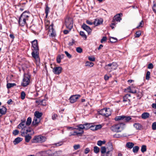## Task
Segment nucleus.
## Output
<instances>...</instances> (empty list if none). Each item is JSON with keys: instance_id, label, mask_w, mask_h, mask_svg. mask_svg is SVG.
Returning <instances> with one entry per match:
<instances>
[{"instance_id": "nucleus-1", "label": "nucleus", "mask_w": 156, "mask_h": 156, "mask_svg": "<svg viewBox=\"0 0 156 156\" xmlns=\"http://www.w3.org/2000/svg\"><path fill=\"white\" fill-rule=\"evenodd\" d=\"M29 13L27 11L24 12L20 16L19 20V23L20 26H24L27 24L26 21L29 20Z\"/></svg>"}, {"instance_id": "nucleus-2", "label": "nucleus", "mask_w": 156, "mask_h": 156, "mask_svg": "<svg viewBox=\"0 0 156 156\" xmlns=\"http://www.w3.org/2000/svg\"><path fill=\"white\" fill-rule=\"evenodd\" d=\"M88 123H86L84 125H79L77 126V128H76V130L75 131L73 132H71L70 136L80 135L83 132V130H87V127H85V126H87Z\"/></svg>"}, {"instance_id": "nucleus-3", "label": "nucleus", "mask_w": 156, "mask_h": 156, "mask_svg": "<svg viewBox=\"0 0 156 156\" xmlns=\"http://www.w3.org/2000/svg\"><path fill=\"white\" fill-rule=\"evenodd\" d=\"M125 125L123 123H120L114 125L110 128L111 130L113 132H119L122 131L125 128Z\"/></svg>"}, {"instance_id": "nucleus-4", "label": "nucleus", "mask_w": 156, "mask_h": 156, "mask_svg": "<svg viewBox=\"0 0 156 156\" xmlns=\"http://www.w3.org/2000/svg\"><path fill=\"white\" fill-rule=\"evenodd\" d=\"M118 67L117 64L115 62H112L106 65L105 66V69L108 71L110 72L112 70L116 69Z\"/></svg>"}, {"instance_id": "nucleus-5", "label": "nucleus", "mask_w": 156, "mask_h": 156, "mask_svg": "<svg viewBox=\"0 0 156 156\" xmlns=\"http://www.w3.org/2000/svg\"><path fill=\"white\" fill-rule=\"evenodd\" d=\"M46 140L45 137L41 135L35 136L33 139V142L35 143H42L45 142Z\"/></svg>"}, {"instance_id": "nucleus-6", "label": "nucleus", "mask_w": 156, "mask_h": 156, "mask_svg": "<svg viewBox=\"0 0 156 156\" xmlns=\"http://www.w3.org/2000/svg\"><path fill=\"white\" fill-rule=\"evenodd\" d=\"M99 114L106 117H108L111 115V112L109 108H104L99 111Z\"/></svg>"}, {"instance_id": "nucleus-7", "label": "nucleus", "mask_w": 156, "mask_h": 156, "mask_svg": "<svg viewBox=\"0 0 156 156\" xmlns=\"http://www.w3.org/2000/svg\"><path fill=\"white\" fill-rule=\"evenodd\" d=\"M65 24L66 27L70 30L73 27V20L72 18H69L65 20Z\"/></svg>"}, {"instance_id": "nucleus-8", "label": "nucleus", "mask_w": 156, "mask_h": 156, "mask_svg": "<svg viewBox=\"0 0 156 156\" xmlns=\"http://www.w3.org/2000/svg\"><path fill=\"white\" fill-rule=\"evenodd\" d=\"M30 76L29 75L24 74L22 85L23 87H25L28 85L30 82Z\"/></svg>"}, {"instance_id": "nucleus-9", "label": "nucleus", "mask_w": 156, "mask_h": 156, "mask_svg": "<svg viewBox=\"0 0 156 156\" xmlns=\"http://www.w3.org/2000/svg\"><path fill=\"white\" fill-rule=\"evenodd\" d=\"M81 97L80 95L79 94H76L72 95L69 99L70 102L71 103H73L75 102L79 98Z\"/></svg>"}, {"instance_id": "nucleus-10", "label": "nucleus", "mask_w": 156, "mask_h": 156, "mask_svg": "<svg viewBox=\"0 0 156 156\" xmlns=\"http://www.w3.org/2000/svg\"><path fill=\"white\" fill-rule=\"evenodd\" d=\"M32 51H39V49L37 44V41L35 40L32 42Z\"/></svg>"}, {"instance_id": "nucleus-11", "label": "nucleus", "mask_w": 156, "mask_h": 156, "mask_svg": "<svg viewBox=\"0 0 156 156\" xmlns=\"http://www.w3.org/2000/svg\"><path fill=\"white\" fill-rule=\"evenodd\" d=\"M62 69L61 67H55L53 69L52 71L55 74L59 75L62 72Z\"/></svg>"}, {"instance_id": "nucleus-12", "label": "nucleus", "mask_w": 156, "mask_h": 156, "mask_svg": "<svg viewBox=\"0 0 156 156\" xmlns=\"http://www.w3.org/2000/svg\"><path fill=\"white\" fill-rule=\"evenodd\" d=\"M122 15V13L118 14L115 16L113 17V19L112 20V21L114 22H119L120 20H121V19L120 18V15Z\"/></svg>"}, {"instance_id": "nucleus-13", "label": "nucleus", "mask_w": 156, "mask_h": 156, "mask_svg": "<svg viewBox=\"0 0 156 156\" xmlns=\"http://www.w3.org/2000/svg\"><path fill=\"white\" fill-rule=\"evenodd\" d=\"M103 20L101 18H97L94 20L93 22L95 26H98L102 23Z\"/></svg>"}, {"instance_id": "nucleus-14", "label": "nucleus", "mask_w": 156, "mask_h": 156, "mask_svg": "<svg viewBox=\"0 0 156 156\" xmlns=\"http://www.w3.org/2000/svg\"><path fill=\"white\" fill-rule=\"evenodd\" d=\"M25 120H22V122L18 125V128L19 129H21V130H23L26 127L25 126Z\"/></svg>"}, {"instance_id": "nucleus-15", "label": "nucleus", "mask_w": 156, "mask_h": 156, "mask_svg": "<svg viewBox=\"0 0 156 156\" xmlns=\"http://www.w3.org/2000/svg\"><path fill=\"white\" fill-rule=\"evenodd\" d=\"M31 131V130L30 128H28L26 127L23 130L21 131L20 132L22 136H25V135L27 134L28 132H30Z\"/></svg>"}, {"instance_id": "nucleus-16", "label": "nucleus", "mask_w": 156, "mask_h": 156, "mask_svg": "<svg viewBox=\"0 0 156 156\" xmlns=\"http://www.w3.org/2000/svg\"><path fill=\"white\" fill-rule=\"evenodd\" d=\"M40 122V119L34 117L32 122V125L33 126H37Z\"/></svg>"}, {"instance_id": "nucleus-17", "label": "nucleus", "mask_w": 156, "mask_h": 156, "mask_svg": "<svg viewBox=\"0 0 156 156\" xmlns=\"http://www.w3.org/2000/svg\"><path fill=\"white\" fill-rule=\"evenodd\" d=\"M38 51H33L32 52V55L35 59H37L38 58Z\"/></svg>"}, {"instance_id": "nucleus-18", "label": "nucleus", "mask_w": 156, "mask_h": 156, "mask_svg": "<svg viewBox=\"0 0 156 156\" xmlns=\"http://www.w3.org/2000/svg\"><path fill=\"white\" fill-rule=\"evenodd\" d=\"M52 24H51L49 26V31L50 33V35L52 37H54L55 35V32L54 31V29L52 28Z\"/></svg>"}, {"instance_id": "nucleus-19", "label": "nucleus", "mask_w": 156, "mask_h": 156, "mask_svg": "<svg viewBox=\"0 0 156 156\" xmlns=\"http://www.w3.org/2000/svg\"><path fill=\"white\" fill-rule=\"evenodd\" d=\"M6 108L4 106L2 108H0V117L2 115H5L6 113Z\"/></svg>"}, {"instance_id": "nucleus-20", "label": "nucleus", "mask_w": 156, "mask_h": 156, "mask_svg": "<svg viewBox=\"0 0 156 156\" xmlns=\"http://www.w3.org/2000/svg\"><path fill=\"white\" fill-rule=\"evenodd\" d=\"M131 97V95L130 94H127L125 95L123 98V102H126L127 101H130V100L129 98H130Z\"/></svg>"}, {"instance_id": "nucleus-21", "label": "nucleus", "mask_w": 156, "mask_h": 156, "mask_svg": "<svg viewBox=\"0 0 156 156\" xmlns=\"http://www.w3.org/2000/svg\"><path fill=\"white\" fill-rule=\"evenodd\" d=\"M46 154L47 156H55V153L50 150H48L45 151Z\"/></svg>"}, {"instance_id": "nucleus-22", "label": "nucleus", "mask_w": 156, "mask_h": 156, "mask_svg": "<svg viewBox=\"0 0 156 156\" xmlns=\"http://www.w3.org/2000/svg\"><path fill=\"white\" fill-rule=\"evenodd\" d=\"M64 57L63 54L59 55L57 57L56 61L58 63H59L61 62V60L63 59Z\"/></svg>"}, {"instance_id": "nucleus-23", "label": "nucleus", "mask_w": 156, "mask_h": 156, "mask_svg": "<svg viewBox=\"0 0 156 156\" xmlns=\"http://www.w3.org/2000/svg\"><path fill=\"white\" fill-rule=\"evenodd\" d=\"M23 140V139L20 137H18L16 138L13 141V143L14 145H16L18 144Z\"/></svg>"}, {"instance_id": "nucleus-24", "label": "nucleus", "mask_w": 156, "mask_h": 156, "mask_svg": "<svg viewBox=\"0 0 156 156\" xmlns=\"http://www.w3.org/2000/svg\"><path fill=\"white\" fill-rule=\"evenodd\" d=\"M150 114L147 112L143 113L141 115V117L143 119H145L149 117Z\"/></svg>"}, {"instance_id": "nucleus-25", "label": "nucleus", "mask_w": 156, "mask_h": 156, "mask_svg": "<svg viewBox=\"0 0 156 156\" xmlns=\"http://www.w3.org/2000/svg\"><path fill=\"white\" fill-rule=\"evenodd\" d=\"M35 117L38 119H40L42 115V113L39 112L38 111H36L34 114Z\"/></svg>"}, {"instance_id": "nucleus-26", "label": "nucleus", "mask_w": 156, "mask_h": 156, "mask_svg": "<svg viewBox=\"0 0 156 156\" xmlns=\"http://www.w3.org/2000/svg\"><path fill=\"white\" fill-rule=\"evenodd\" d=\"M45 101V99H43L42 100H37L35 101V102L36 103L38 104V105H41L43 106H45L46 105V103L45 102L44 103H43V102Z\"/></svg>"}, {"instance_id": "nucleus-27", "label": "nucleus", "mask_w": 156, "mask_h": 156, "mask_svg": "<svg viewBox=\"0 0 156 156\" xmlns=\"http://www.w3.org/2000/svg\"><path fill=\"white\" fill-rule=\"evenodd\" d=\"M134 144L133 143L128 142H127L126 145V147L129 148L131 149L133 147Z\"/></svg>"}, {"instance_id": "nucleus-28", "label": "nucleus", "mask_w": 156, "mask_h": 156, "mask_svg": "<svg viewBox=\"0 0 156 156\" xmlns=\"http://www.w3.org/2000/svg\"><path fill=\"white\" fill-rule=\"evenodd\" d=\"M133 126L137 129L140 130L142 128V125L139 123H135Z\"/></svg>"}, {"instance_id": "nucleus-29", "label": "nucleus", "mask_w": 156, "mask_h": 156, "mask_svg": "<svg viewBox=\"0 0 156 156\" xmlns=\"http://www.w3.org/2000/svg\"><path fill=\"white\" fill-rule=\"evenodd\" d=\"M25 137V140L26 142L28 143L29 142L31 138V136L29 135V134L27 135H25V136H23Z\"/></svg>"}, {"instance_id": "nucleus-30", "label": "nucleus", "mask_w": 156, "mask_h": 156, "mask_svg": "<svg viewBox=\"0 0 156 156\" xmlns=\"http://www.w3.org/2000/svg\"><path fill=\"white\" fill-rule=\"evenodd\" d=\"M88 129L93 131L96 130L95 125H93L90 124L88 123Z\"/></svg>"}, {"instance_id": "nucleus-31", "label": "nucleus", "mask_w": 156, "mask_h": 156, "mask_svg": "<svg viewBox=\"0 0 156 156\" xmlns=\"http://www.w3.org/2000/svg\"><path fill=\"white\" fill-rule=\"evenodd\" d=\"M125 118V116L124 115H121L119 116H116L115 118V120L116 121H118L119 120H123Z\"/></svg>"}, {"instance_id": "nucleus-32", "label": "nucleus", "mask_w": 156, "mask_h": 156, "mask_svg": "<svg viewBox=\"0 0 156 156\" xmlns=\"http://www.w3.org/2000/svg\"><path fill=\"white\" fill-rule=\"evenodd\" d=\"M80 34L82 37L84 39V40L87 39V36L84 32L80 31Z\"/></svg>"}, {"instance_id": "nucleus-33", "label": "nucleus", "mask_w": 156, "mask_h": 156, "mask_svg": "<svg viewBox=\"0 0 156 156\" xmlns=\"http://www.w3.org/2000/svg\"><path fill=\"white\" fill-rule=\"evenodd\" d=\"M32 120L31 118L30 117H29L27 119V121L26 122V125L27 126H29L31 123Z\"/></svg>"}, {"instance_id": "nucleus-34", "label": "nucleus", "mask_w": 156, "mask_h": 156, "mask_svg": "<svg viewBox=\"0 0 156 156\" xmlns=\"http://www.w3.org/2000/svg\"><path fill=\"white\" fill-rule=\"evenodd\" d=\"M139 147L138 146H136L133 147V151L134 153H136L138 151Z\"/></svg>"}, {"instance_id": "nucleus-35", "label": "nucleus", "mask_w": 156, "mask_h": 156, "mask_svg": "<svg viewBox=\"0 0 156 156\" xmlns=\"http://www.w3.org/2000/svg\"><path fill=\"white\" fill-rule=\"evenodd\" d=\"M16 85V84L15 83H7L6 86L7 88L9 89Z\"/></svg>"}, {"instance_id": "nucleus-36", "label": "nucleus", "mask_w": 156, "mask_h": 156, "mask_svg": "<svg viewBox=\"0 0 156 156\" xmlns=\"http://www.w3.org/2000/svg\"><path fill=\"white\" fill-rule=\"evenodd\" d=\"M95 58L94 56H88V60L90 61L94 62L95 61Z\"/></svg>"}, {"instance_id": "nucleus-37", "label": "nucleus", "mask_w": 156, "mask_h": 156, "mask_svg": "<svg viewBox=\"0 0 156 156\" xmlns=\"http://www.w3.org/2000/svg\"><path fill=\"white\" fill-rule=\"evenodd\" d=\"M82 28L84 30H86L87 32L88 31V26L85 23H83L82 26Z\"/></svg>"}, {"instance_id": "nucleus-38", "label": "nucleus", "mask_w": 156, "mask_h": 156, "mask_svg": "<svg viewBox=\"0 0 156 156\" xmlns=\"http://www.w3.org/2000/svg\"><path fill=\"white\" fill-rule=\"evenodd\" d=\"M105 140L104 141H101L99 140L97 142V144L99 146H101L102 144H104L105 143Z\"/></svg>"}, {"instance_id": "nucleus-39", "label": "nucleus", "mask_w": 156, "mask_h": 156, "mask_svg": "<svg viewBox=\"0 0 156 156\" xmlns=\"http://www.w3.org/2000/svg\"><path fill=\"white\" fill-rule=\"evenodd\" d=\"M146 146L145 145L142 146L141 148V151L142 152L144 153L146 151Z\"/></svg>"}, {"instance_id": "nucleus-40", "label": "nucleus", "mask_w": 156, "mask_h": 156, "mask_svg": "<svg viewBox=\"0 0 156 156\" xmlns=\"http://www.w3.org/2000/svg\"><path fill=\"white\" fill-rule=\"evenodd\" d=\"M94 152L96 153H98L100 151L99 148L97 146H95L94 147Z\"/></svg>"}, {"instance_id": "nucleus-41", "label": "nucleus", "mask_w": 156, "mask_h": 156, "mask_svg": "<svg viewBox=\"0 0 156 156\" xmlns=\"http://www.w3.org/2000/svg\"><path fill=\"white\" fill-rule=\"evenodd\" d=\"M101 152L102 154H105L106 151V148L105 147H102L101 148Z\"/></svg>"}, {"instance_id": "nucleus-42", "label": "nucleus", "mask_w": 156, "mask_h": 156, "mask_svg": "<svg viewBox=\"0 0 156 156\" xmlns=\"http://www.w3.org/2000/svg\"><path fill=\"white\" fill-rule=\"evenodd\" d=\"M150 72L148 71L147 72L146 76V79L147 80H149L150 78Z\"/></svg>"}, {"instance_id": "nucleus-43", "label": "nucleus", "mask_w": 156, "mask_h": 156, "mask_svg": "<svg viewBox=\"0 0 156 156\" xmlns=\"http://www.w3.org/2000/svg\"><path fill=\"white\" fill-rule=\"evenodd\" d=\"M131 119V118L130 116H125V118L123 120H124L126 122H128Z\"/></svg>"}, {"instance_id": "nucleus-44", "label": "nucleus", "mask_w": 156, "mask_h": 156, "mask_svg": "<svg viewBox=\"0 0 156 156\" xmlns=\"http://www.w3.org/2000/svg\"><path fill=\"white\" fill-rule=\"evenodd\" d=\"M110 151H107L106 153L102 154L101 156H112V154L110 153Z\"/></svg>"}, {"instance_id": "nucleus-45", "label": "nucleus", "mask_w": 156, "mask_h": 156, "mask_svg": "<svg viewBox=\"0 0 156 156\" xmlns=\"http://www.w3.org/2000/svg\"><path fill=\"white\" fill-rule=\"evenodd\" d=\"M117 41V39L114 37H111L110 38V41L112 43L115 42Z\"/></svg>"}, {"instance_id": "nucleus-46", "label": "nucleus", "mask_w": 156, "mask_h": 156, "mask_svg": "<svg viewBox=\"0 0 156 156\" xmlns=\"http://www.w3.org/2000/svg\"><path fill=\"white\" fill-rule=\"evenodd\" d=\"M144 25V23L143 21L142 20L140 22L139 25L136 27V28H139L140 27H143Z\"/></svg>"}, {"instance_id": "nucleus-47", "label": "nucleus", "mask_w": 156, "mask_h": 156, "mask_svg": "<svg viewBox=\"0 0 156 156\" xmlns=\"http://www.w3.org/2000/svg\"><path fill=\"white\" fill-rule=\"evenodd\" d=\"M76 50L77 52L79 53H81L83 51V50L82 48L80 47H78L76 48Z\"/></svg>"}, {"instance_id": "nucleus-48", "label": "nucleus", "mask_w": 156, "mask_h": 156, "mask_svg": "<svg viewBox=\"0 0 156 156\" xmlns=\"http://www.w3.org/2000/svg\"><path fill=\"white\" fill-rule=\"evenodd\" d=\"M141 34V32L140 31H137L136 33L135 37H139Z\"/></svg>"}, {"instance_id": "nucleus-49", "label": "nucleus", "mask_w": 156, "mask_h": 156, "mask_svg": "<svg viewBox=\"0 0 156 156\" xmlns=\"http://www.w3.org/2000/svg\"><path fill=\"white\" fill-rule=\"evenodd\" d=\"M117 23L116 22H114L112 21V23L110 25V27L112 28V29H113L115 28V25Z\"/></svg>"}, {"instance_id": "nucleus-50", "label": "nucleus", "mask_w": 156, "mask_h": 156, "mask_svg": "<svg viewBox=\"0 0 156 156\" xmlns=\"http://www.w3.org/2000/svg\"><path fill=\"white\" fill-rule=\"evenodd\" d=\"M26 95V94L24 92L22 91L21 92V98L22 100H23L25 98Z\"/></svg>"}, {"instance_id": "nucleus-51", "label": "nucleus", "mask_w": 156, "mask_h": 156, "mask_svg": "<svg viewBox=\"0 0 156 156\" xmlns=\"http://www.w3.org/2000/svg\"><path fill=\"white\" fill-rule=\"evenodd\" d=\"M152 129L153 130H156V122H153L152 125Z\"/></svg>"}, {"instance_id": "nucleus-52", "label": "nucleus", "mask_w": 156, "mask_h": 156, "mask_svg": "<svg viewBox=\"0 0 156 156\" xmlns=\"http://www.w3.org/2000/svg\"><path fill=\"white\" fill-rule=\"evenodd\" d=\"M73 147L75 150H76L80 148V145L79 144H75L73 146Z\"/></svg>"}, {"instance_id": "nucleus-53", "label": "nucleus", "mask_w": 156, "mask_h": 156, "mask_svg": "<svg viewBox=\"0 0 156 156\" xmlns=\"http://www.w3.org/2000/svg\"><path fill=\"white\" fill-rule=\"evenodd\" d=\"M152 9L154 12L156 14V2L154 4Z\"/></svg>"}, {"instance_id": "nucleus-54", "label": "nucleus", "mask_w": 156, "mask_h": 156, "mask_svg": "<svg viewBox=\"0 0 156 156\" xmlns=\"http://www.w3.org/2000/svg\"><path fill=\"white\" fill-rule=\"evenodd\" d=\"M58 115L56 114H54L52 116V119L53 120H55L56 119Z\"/></svg>"}, {"instance_id": "nucleus-55", "label": "nucleus", "mask_w": 156, "mask_h": 156, "mask_svg": "<svg viewBox=\"0 0 156 156\" xmlns=\"http://www.w3.org/2000/svg\"><path fill=\"white\" fill-rule=\"evenodd\" d=\"M154 68L153 64L150 63L148 65L147 68L149 69H152Z\"/></svg>"}, {"instance_id": "nucleus-56", "label": "nucleus", "mask_w": 156, "mask_h": 156, "mask_svg": "<svg viewBox=\"0 0 156 156\" xmlns=\"http://www.w3.org/2000/svg\"><path fill=\"white\" fill-rule=\"evenodd\" d=\"M107 40V37H103V38L101 39V43H103L104 42L106 41Z\"/></svg>"}, {"instance_id": "nucleus-57", "label": "nucleus", "mask_w": 156, "mask_h": 156, "mask_svg": "<svg viewBox=\"0 0 156 156\" xmlns=\"http://www.w3.org/2000/svg\"><path fill=\"white\" fill-rule=\"evenodd\" d=\"M65 53L66 55L69 58H71L72 57L71 55L69 54L67 51H65Z\"/></svg>"}, {"instance_id": "nucleus-58", "label": "nucleus", "mask_w": 156, "mask_h": 156, "mask_svg": "<svg viewBox=\"0 0 156 156\" xmlns=\"http://www.w3.org/2000/svg\"><path fill=\"white\" fill-rule=\"evenodd\" d=\"M19 133V131L17 130H15L13 132V134L14 135H17Z\"/></svg>"}, {"instance_id": "nucleus-59", "label": "nucleus", "mask_w": 156, "mask_h": 156, "mask_svg": "<svg viewBox=\"0 0 156 156\" xmlns=\"http://www.w3.org/2000/svg\"><path fill=\"white\" fill-rule=\"evenodd\" d=\"M95 128L96 129V130H97L98 129H100L101 128V125H95Z\"/></svg>"}, {"instance_id": "nucleus-60", "label": "nucleus", "mask_w": 156, "mask_h": 156, "mask_svg": "<svg viewBox=\"0 0 156 156\" xmlns=\"http://www.w3.org/2000/svg\"><path fill=\"white\" fill-rule=\"evenodd\" d=\"M49 11V8L48 7H47L45 9V12L46 14V16H47L48 13Z\"/></svg>"}, {"instance_id": "nucleus-61", "label": "nucleus", "mask_w": 156, "mask_h": 156, "mask_svg": "<svg viewBox=\"0 0 156 156\" xmlns=\"http://www.w3.org/2000/svg\"><path fill=\"white\" fill-rule=\"evenodd\" d=\"M94 63L93 62H90L88 61V66L90 67H93L94 65Z\"/></svg>"}, {"instance_id": "nucleus-62", "label": "nucleus", "mask_w": 156, "mask_h": 156, "mask_svg": "<svg viewBox=\"0 0 156 156\" xmlns=\"http://www.w3.org/2000/svg\"><path fill=\"white\" fill-rule=\"evenodd\" d=\"M129 92L133 94H135L136 93V90L133 89H132L130 90V91H129Z\"/></svg>"}, {"instance_id": "nucleus-63", "label": "nucleus", "mask_w": 156, "mask_h": 156, "mask_svg": "<svg viewBox=\"0 0 156 156\" xmlns=\"http://www.w3.org/2000/svg\"><path fill=\"white\" fill-rule=\"evenodd\" d=\"M67 129L68 130H74L75 129H76V128L71 127H69V126H68V127H67Z\"/></svg>"}, {"instance_id": "nucleus-64", "label": "nucleus", "mask_w": 156, "mask_h": 156, "mask_svg": "<svg viewBox=\"0 0 156 156\" xmlns=\"http://www.w3.org/2000/svg\"><path fill=\"white\" fill-rule=\"evenodd\" d=\"M74 43V41L73 40H72V42H70L69 43V46L73 45Z\"/></svg>"}]
</instances>
